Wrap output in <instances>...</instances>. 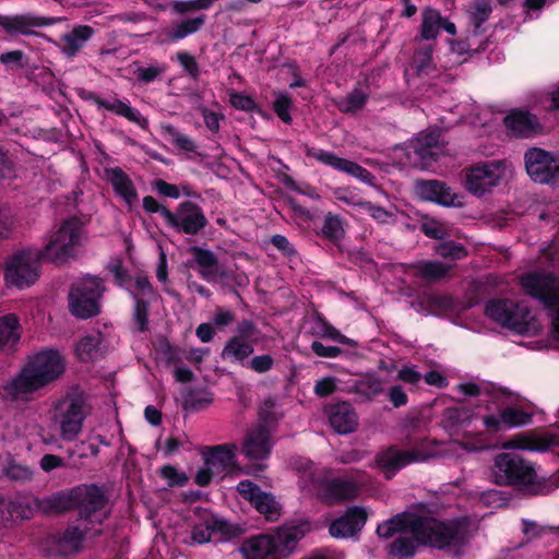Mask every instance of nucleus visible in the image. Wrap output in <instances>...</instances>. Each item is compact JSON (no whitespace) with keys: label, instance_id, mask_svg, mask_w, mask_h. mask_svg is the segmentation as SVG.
Segmentation results:
<instances>
[{"label":"nucleus","instance_id":"nucleus-37","mask_svg":"<svg viewBox=\"0 0 559 559\" xmlns=\"http://www.w3.org/2000/svg\"><path fill=\"white\" fill-rule=\"evenodd\" d=\"M419 538L413 535H397L386 547L390 559H413L418 547Z\"/></svg>","mask_w":559,"mask_h":559},{"label":"nucleus","instance_id":"nucleus-41","mask_svg":"<svg viewBox=\"0 0 559 559\" xmlns=\"http://www.w3.org/2000/svg\"><path fill=\"white\" fill-rule=\"evenodd\" d=\"M436 44H418L412 58V67L418 76L430 75L435 70L433 51Z\"/></svg>","mask_w":559,"mask_h":559},{"label":"nucleus","instance_id":"nucleus-26","mask_svg":"<svg viewBox=\"0 0 559 559\" xmlns=\"http://www.w3.org/2000/svg\"><path fill=\"white\" fill-rule=\"evenodd\" d=\"M559 445V435L530 430L514 435L504 443L507 449L544 452Z\"/></svg>","mask_w":559,"mask_h":559},{"label":"nucleus","instance_id":"nucleus-28","mask_svg":"<svg viewBox=\"0 0 559 559\" xmlns=\"http://www.w3.org/2000/svg\"><path fill=\"white\" fill-rule=\"evenodd\" d=\"M272 450L271 433L265 425H258L248 430L242 444V453L249 460H264Z\"/></svg>","mask_w":559,"mask_h":559},{"label":"nucleus","instance_id":"nucleus-17","mask_svg":"<svg viewBox=\"0 0 559 559\" xmlns=\"http://www.w3.org/2000/svg\"><path fill=\"white\" fill-rule=\"evenodd\" d=\"M525 169L538 183H555L559 178V155L532 147L524 154Z\"/></svg>","mask_w":559,"mask_h":559},{"label":"nucleus","instance_id":"nucleus-35","mask_svg":"<svg viewBox=\"0 0 559 559\" xmlns=\"http://www.w3.org/2000/svg\"><path fill=\"white\" fill-rule=\"evenodd\" d=\"M205 23V16L200 15L173 23L163 31L164 41L177 43L192 34L198 33Z\"/></svg>","mask_w":559,"mask_h":559},{"label":"nucleus","instance_id":"nucleus-40","mask_svg":"<svg viewBox=\"0 0 559 559\" xmlns=\"http://www.w3.org/2000/svg\"><path fill=\"white\" fill-rule=\"evenodd\" d=\"M100 108L126 118L130 122L139 126L142 130H146L148 128V120L144 118L138 109L131 107L128 102L119 98H115L112 102L105 99V103L100 104Z\"/></svg>","mask_w":559,"mask_h":559},{"label":"nucleus","instance_id":"nucleus-54","mask_svg":"<svg viewBox=\"0 0 559 559\" xmlns=\"http://www.w3.org/2000/svg\"><path fill=\"white\" fill-rule=\"evenodd\" d=\"M28 56L20 49L5 51L0 55V63L8 71H19L28 67Z\"/></svg>","mask_w":559,"mask_h":559},{"label":"nucleus","instance_id":"nucleus-12","mask_svg":"<svg viewBox=\"0 0 559 559\" xmlns=\"http://www.w3.org/2000/svg\"><path fill=\"white\" fill-rule=\"evenodd\" d=\"M485 313L509 330L521 334L528 330L531 310L520 302L510 299H491L485 306Z\"/></svg>","mask_w":559,"mask_h":559},{"label":"nucleus","instance_id":"nucleus-34","mask_svg":"<svg viewBox=\"0 0 559 559\" xmlns=\"http://www.w3.org/2000/svg\"><path fill=\"white\" fill-rule=\"evenodd\" d=\"M441 12L437 9L426 7L421 11V23L415 41L431 43L437 40L441 31Z\"/></svg>","mask_w":559,"mask_h":559},{"label":"nucleus","instance_id":"nucleus-8","mask_svg":"<svg viewBox=\"0 0 559 559\" xmlns=\"http://www.w3.org/2000/svg\"><path fill=\"white\" fill-rule=\"evenodd\" d=\"M106 288L96 275H86L74 282L69 292V310L79 319H90L100 312V300Z\"/></svg>","mask_w":559,"mask_h":559},{"label":"nucleus","instance_id":"nucleus-48","mask_svg":"<svg viewBox=\"0 0 559 559\" xmlns=\"http://www.w3.org/2000/svg\"><path fill=\"white\" fill-rule=\"evenodd\" d=\"M321 235L330 242L337 245L345 237L344 224L341 216L329 212L324 216Z\"/></svg>","mask_w":559,"mask_h":559},{"label":"nucleus","instance_id":"nucleus-13","mask_svg":"<svg viewBox=\"0 0 559 559\" xmlns=\"http://www.w3.org/2000/svg\"><path fill=\"white\" fill-rule=\"evenodd\" d=\"M97 522L74 521L64 530L56 532L50 536L49 546L51 552L58 557H72L83 549L87 534Z\"/></svg>","mask_w":559,"mask_h":559},{"label":"nucleus","instance_id":"nucleus-29","mask_svg":"<svg viewBox=\"0 0 559 559\" xmlns=\"http://www.w3.org/2000/svg\"><path fill=\"white\" fill-rule=\"evenodd\" d=\"M331 427L340 435L353 432L358 426V415L349 402H338L326 407Z\"/></svg>","mask_w":559,"mask_h":559},{"label":"nucleus","instance_id":"nucleus-52","mask_svg":"<svg viewBox=\"0 0 559 559\" xmlns=\"http://www.w3.org/2000/svg\"><path fill=\"white\" fill-rule=\"evenodd\" d=\"M162 133L165 136H168L170 142L180 151L187 153H193L197 150L195 142L189 138L187 134L179 132L171 124H162L160 126Z\"/></svg>","mask_w":559,"mask_h":559},{"label":"nucleus","instance_id":"nucleus-14","mask_svg":"<svg viewBox=\"0 0 559 559\" xmlns=\"http://www.w3.org/2000/svg\"><path fill=\"white\" fill-rule=\"evenodd\" d=\"M441 129L430 128L419 133L408 145L407 156L420 169H429L440 158L443 145L440 141Z\"/></svg>","mask_w":559,"mask_h":559},{"label":"nucleus","instance_id":"nucleus-43","mask_svg":"<svg viewBox=\"0 0 559 559\" xmlns=\"http://www.w3.org/2000/svg\"><path fill=\"white\" fill-rule=\"evenodd\" d=\"M289 464L299 474V480L304 487H312L314 478L319 477L323 469L318 467L313 461L304 456H293Z\"/></svg>","mask_w":559,"mask_h":559},{"label":"nucleus","instance_id":"nucleus-49","mask_svg":"<svg viewBox=\"0 0 559 559\" xmlns=\"http://www.w3.org/2000/svg\"><path fill=\"white\" fill-rule=\"evenodd\" d=\"M367 100V93H365L361 88H354L344 98L337 100L336 107L343 114H356L366 106Z\"/></svg>","mask_w":559,"mask_h":559},{"label":"nucleus","instance_id":"nucleus-27","mask_svg":"<svg viewBox=\"0 0 559 559\" xmlns=\"http://www.w3.org/2000/svg\"><path fill=\"white\" fill-rule=\"evenodd\" d=\"M95 33V28L91 25H75L71 31L62 34L60 41L55 44L67 59H74Z\"/></svg>","mask_w":559,"mask_h":559},{"label":"nucleus","instance_id":"nucleus-24","mask_svg":"<svg viewBox=\"0 0 559 559\" xmlns=\"http://www.w3.org/2000/svg\"><path fill=\"white\" fill-rule=\"evenodd\" d=\"M503 126L518 139H531L543 131L538 117L521 108L511 109L503 118Z\"/></svg>","mask_w":559,"mask_h":559},{"label":"nucleus","instance_id":"nucleus-47","mask_svg":"<svg viewBox=\"0 0 559 559\" xmlns=\"http://www.w3.org/2000/svg\"><path fill=\"white\" fill-rule=\"evenodd\" d=\"M134 300L132 319L139 332H146L148 330V308L154 299L143 298L134 290H128Z\"/></svg>","mask_w":559,"mask_h":559},{"label":"nucleus","instance_id":"nucleus-46","mask_svg":"<svg viewBox=\"0 0 559 559\" xmlns=\"http://www.w3.org/2000/svg\"><path fill=\"white\" fill-rule=\"evenodd\" d=\"M100 343L102 335L99 333L88 334L82 337L75 346V353L79 359L87 362L98 358L100 355Z\"/></svg>","mask_w":559,"mask_h":559},{"label":"nucleus","instance_id":"nucleus-22","mask_svg":"<svg viewBox=\"0 0 559 559\" xmlns=\"http://www.w3.org/2000/svg\"><path fill=\"white\" fill-rule=\"evenodd\" d=\"M36 499L27 495H0V521L8 525L9 523L33 518L37 509Z\"/></svg>","mask_w":559,"mask_h":559},{"label":"nucleus","instance_id":"nucleus-38","mask_svg":"<svg viewBox=\"0 0 559 559\" xmlns=\"http://www.w3.org/2000/svg\"><path fill=\"white\" fill-rule=\"evenodd\" d=\"M190 252L193 255L194 262L200 266L199 274L202 278L206 281H211L213 276H219V262L216 254L205 248L202 247H191Z\"/></svg>","mask_w":559,"mask_h":559},{"label":"nucleus","instance_id":"nucleus-55","mask_svg":"<svg viewBox=\"0 0 559 559\" xmlns=\"http://www.w3.org/2000/svg\"><path fill=\"white\" fill-rule=\"evenodd\" d=\"M213 536L211 518L204 524H195L192 526L189 539H185V544L189 546L204 545L211 542Z\"/></svg>","mask_w":559,"mask_h":559},{"label":"nucleus","instance_id":"nucleus-23","mask_svg":"<svg viewBox=\"0 0 559 559\" xmlns=\"http://www.w3.org/2000/svg\"><path fill=\"white\" fill-rule=\"evenodd\" d=\"M367 520L368 513L365 508L359 506L349 507L343 515L331 522L329 533L337 539L354 537L364 528Z\"/></svg>","mask_w":559,"mask_h":559},{"label":"nucleus","instance_id":"nucleus-56","mask_svg":"<svg viewBox=\"0 0 559 559\" xmlns=\"http://www.w3.org/2000/svg\"><path fill=\"white\" fill-rule=\"evenodd\" d=\"M293 106V99L286 93H275V100L273 102V110L276 116L286 124H290L293 118L289 109Z\"/></svg>","mask_w":559,"mask_h":559},{"label":"nucleus","instance_id":"nucleus-64","mask_svg":"<svg viewBox=\"0 0 559 559\" xmlns=\"http://www.w3.org/2000/svg\"><path fill=\"white\" fill-rule=\"evenodd\" d=\"M275 364L274 358L270 354H263L253 356L246 364L245 368H248L257 373H266L273 369Z\"/></svg>","mask_w":559,"mask_h":559},{"label":"nucleus","instance_id":"nucleus-21","mask_svg":"<svg viewBox=\"0 0 559 559\" xmlns=\"http://www.w3.org/2000/svg\"><path fill=\"white\" fill-rule=\"evenodd\" d=\"M501 178L500 167L496 163L472 166L465 171V188L475 195L481 197Z\"/></svg>","mask_w":559,"mask_h":559},{"label":"nucleus","instance_id":"nucleus-53","mask_svg":"<svg viewBox=\"0 0 559 559\" xmlns=\"http://www.w3.org/2000/svg\"><path fill=\"white\" fill-rule=\"evenodd\" d=\"M459 390L466 396H479L483 393H486L490 396L492 402L498 401L500 397H510L511 393L507 389H492L483 391L480 386L474 382L461 383L459 385Z\"/></svg>","mask_w":559,"mask_h":559},{"label":"nucleus","instance_id":"nucleus-1","mask_svg":"<svg viewBox=\"0 0 559 559\" xmlns=\"http://www.w3.org/2000/svg\"><path fill=\"white\" fill-rule=\"evenodd\" d=\"M90 221L88 215H73L62 222L41 249H22L10 255L4 266L7 283L17 288L29 287L39 278L43 261L62 265L75 259L78 248L86 239L85 226Z\"/></svg>","mask_w":559,"mask_h":559},{"label":"nucleus","instance_id":"nucleus-42","mask_svg":"<svg viewBox=\"0 0 559 559\" xmlns=\"http://www.w3.org/2000/svg\"><path fill=\"white\" fill-rule=\"evenodd\" d=\"M492 13L491 0H473L469 3L468 14L473 25L472 35L480 36L485 34L484 23Z\"/></svg>","mask_w":559,"mask_h":559},{"label":"nucleus","instance_id":"nucleus-44","mask_svg":"<svg viewBox=\"0 0 559 559\" xmlns=\"http://www.w3.org/2000/svg\"><path fill=\"white\" fill-rule=\"evenodd\" d=\"M391 519L399 535H406L409 533L411 535L419 538L425 516L403 512L393 515Z\"/></svg>","mask_w":559,"mask_h":559},{"label":"nucleus","instance_id":"nucleus-31","mask_svg":"<svg viewBox=\"0 0 559 559\" xmlns=\"http://www.w3.org/2000/svg\"><path fill=\"white\" fill-rule=\"evenodd\" d=\"M22 335L20 318L15 313L0 317V353L15 350Z\"/></svg>","mask_w":559,"mask_h":559},{"label":"nucleus","instance_id":"nucleus-36","mask_svg":"<svg viewBox=\"0 0 559 559\" xmlns=\"http://www.w3.org/2000/svg\"><path fill=\"white\" fill-rule=\"evenodd\" d=\"M107 173L115 193L132 204L138 199V192L131 178L120 167L110 168Z\"/></svg>","mask_w":559,"mask_h":559},{"label":"nucleus","instance_id":"nucleus-4","mask_svg":"<svg viewBox=\"0 0 559 559\" xmlns=\"http://www.w3.org/2000/svg\"><path fill=\"white\" fill-rule=\"evenodd\" d=\"M491 476L499 486H511L533 496L546 495L559 488V469L549 478H539L535 465L515 453L497 454Z\"/></svg>","mask_w":559,"mask_h":559},{"label":"nucleus","instance_id":"nucleus-7","mask_svg":"<svg viewBox=\"0 0 559 559\" xmlns=\"http://www.w3.org/2000/svg\"><path fill=\"white\" fill-rule=\"evenodd\" d=\"M467 518H454L449 520H438L426 518L419 535V540L424 546L443 550L449 547L461 548L468 542Z\"/></svg>","mask_w":559,"mask_h":559},{"label":"nucleus","instance_id":"nucleus-6","mask_svg":"<svg viewBox=\"0 0 559 559\" xmlns=\"http://www.w3.org/2000/svg\"><path fill=\"white\" fill-rule=\"evenodd\" d=\"M407 450L390 445L376 454L374 463L386 480L392 479L404 467L425 462L436 455V443L427 437L406 438Z\"/></svg>","mask_w":559,"mask_h":559},{"label":"nucleus","instance_id":"nucleus-57","mask_svg":"<svg viewBox=\"0 0 559 559\" xmlns=\"http://www.w3.org/2000/svg\"><path fill=\"white\" fill-rule=\"evenodd\" d=\"M313 324L311 326V334L322 338L332 340L334 333L336 332V328H334L321 313L316 311L312 314Z\"/></svg>","mask_w":559,"mask_h":559},{"label":"nucleus","instance_id":"nucleus-51","mask_svg":"<svg viewBox=\"0 0 559 559\" xmlns=\"http://www.w3.org/2000/svg\"><path fill=\"white\" fill-rule=\"evenodd\" d=\"M435 253L445 260H462L467 257L468 251L466 247L453 240H441L433 248Z\"/></svg>","mask_w":559,"mask_h":559},{"label":"nucleus","instance_id":"nucleus-61","mask_svg":"<svg viewBox=\"0 0 559 559\" xmlns=\"http://www.w3.org/2000/svg\"><path fill=\"white\" fill-rule=\"evenodd\" d=\"M176 59L179 64L182 67L183 71L192 79L198 80L200 78L201 71L199 63L194 56L187 51H178L176 53Z\"/></svg>","mask_w":559,"mask_h":559},{"label":"nucleus","instance_id":"nucleus-59","mask_svg":"<svg viewBox=\"0 0 559 559\" xmlns=\"http://www.w3.org/2000/svg\"><path fill=\"white\" fill-rule=\"evenodd\" d=\"M449 45H450V48H451V51L452 52H455L457 55H469V56H473V55H476V53H481L484 52L487 47H488V44H489V39L486 38L484 39L477 48L475 49H471V44L468 43L467 39H449L448 40Z\"/></svg>","mask_w":559,"mask_h":559},{"label":"nucleus","instance_id":"nucleus-50","mask_svg":"<svg viewBox=\"0 0 559 559\" xmlns=\"http://www.w3.org/2000/svg\"><path fill=\"white\" fill-rule=\"evenodd\" d=\"M214 401V394L207 389L190 390L183 397L182 406L186 411L198 412L204 409Z\"/></svg>","mask_w":559,"mask_h":559},{"label":"nucleus","instance_id":"nucleus-25","mask_svg":"<svg viewBox=\"0 0 559 559\" xmlns=\"http://www.w3.org/2000/svg\"><path fill=\"white\" fill-rule=\"evenodd\" d=\"M416 195L424 201L442 206H459V195L443 181L437 179L418 180L415 183Z\"/></svg>","mask_w":559,"mask_h":559},{"label":"nucleus","instance_id":"nucleus-30","mask_svg":"<svg viewBox=\"0 0 559 559\" xmlns=\"http://www.w3.org/2000/svg\"><path fill=\"white\" fill-rule=\"evenodd\" d=\"M236 450V445L227 443L209 447L203 452L204 463L218 474L223 472H234L238 468Z\"/></svg>","mask_w":559,"mask_h":559},{"label":"nucleus","instance_id":"nucleus-16","mask_svg":"<svg viewBox=\"0 0 559 559\" xmlns=\"http://www.w3.org/2000/svg\"><path fill=\"white\" fill-rule=\"evenodd\" d=\"M61 21V17L40 16L33 12L14 15L0 14V28L11 37L19 35L46 37V35L36 32L35 28L52 26Z\"/></svg>","mask_w":559,"mask_h":559},{"label":"nucleus","instance_id":"nucleus-45","mask_svg":"<svg viewBox=\"0 0 559 559\" xmlns=\"http://www.w3.org/2000/svg\"><path fill=\"white\" fill-rule=\"evenodd\" d=\"M211 523L213 535H218V540L222 543L236 539L245 533V530L239 524L231 523L217 515L211 516Z\"/></svg>","mask_w":559,"mask_h":559},{"label":"nucleus","instance_id":"nucleus-60","mask_svg":"<svg viewBox=\"0 0 559 559\" xmlns=\"http://www.w3.org/2000/svg\"><path fill=\"white\" fill-rule=\"evenodd\" d=\"M3 474L13 481L25 483L31 480L33 472L26 465L19 464L14 461L10 462L3 469Z\"/></svg>","mask_w":559,"mask_h":559},{"label":"nucleus","instance_id":"nucleus-19","mask_svg":"<svg viewBox=\"0 0 559 559\" xmlns=\"http://www.w3.org/2000/svg\"><path fill=\"white\" fill-rule=\"evenodd\" d=\"M304 153L307 157L314 158L319 163L329 166L334 170L344 173L364 183L373 186L376 177L367 168L356 162L340 157L333 152L312 147L307 144L305 145Z\"/></svg>","mask_w":559,"mask_h":559},{"label":"nucleus","instance_id":"nucleus-63","mask_svg":"<svg viewBox=\"0 0 559 559\" xmlns=\"http://www.w3.org/2000/svg\"><path fill=\"white\" fill-rule=\"evenodd\" d=\"M421 233L431 239L436 240H444L448 237H450L449 231L445 229L443 224L436 219H430L427 222L421 223L420 225Z\"/></svg>","mask_w":559,"mask_h":559},{"label":"nucleus","instance_id":"nucleus-39","mask_svg":"<svg viewBox=\"0 0 559 559\" xmlns=\"http://www.w3.org/2000/svg\"><path fill=\"white\" fill-rule=\"evenodd\" d=\"M413 275L428 283H438L449 273V267L439 261H419L408 265Z\"/></svg>","mask_w":559,"mask_h":559},{"label":"nucleus","instance_id":"nucleus-58","mask_svg":"<svg viewBox=\"0 0 559 559\" xmlns=\"http://www.w3.org/2000/svg\"><path fill=\"white\" fill-rule=\"evenodd\" d=\"M229 102L237 110L261 114V108L249 95H245L240 92H231L229 95Z\"/></svg>","mask_w":559,"mask_h":559},{"label":"nucleus","instance_id":"nucleus-18","mask_svg":"<svg viewBox=\"0 0 559 559\" xmlns=\"http://www.w3.org/2000/svg\"><path fill=\"white\" fill-rule=\"evenodd\" d=\"M534 417L533 405H518L510 403L501 405L498 415L483 417L484 426L490 432H499L503 428H518L532 424Z\"/></svg>","mask_w":559,"mask_h":559},{"label":"nucleus","instance_id":"nucleus-11","mask_svg":"<svg viewBox=\"0 0 559 559\" xmlns=\"http://www.w3.org/2000/svg\"><path fill=\"white\" fill-rule=\"evenodd\" d=\"M311 488L317 498L329 507L354 500L360 491V486L356 481L332 477L330 469L325 467L321 475L314 478Z\"/></svg>","mask_w":559,"mask_h":559},{"label":"nucleus","instance_id":"nucleus-15","mask_svg":"<svg viewBox=\"0 0 559 559\" xmlns=\"http://www.w3.org/2000/svg\"><path fill=\"white\" fill-rule=\"evenodd\" d=\"M168 215L167 226L181 235L198 236L209 225L203 209L190 200L180 202Z\"/></svg>","mask_w":559,"mask_h":559},{"label":"nucleus","instance_id":"nucleus-3","mask_svg":"<svg viewBox=\"0 0 559 559\" xmlns=\"http://www.w3.org/2000/svg\"><path fill=\"white\" fill-rule=\"evenodd\" d=\"M37 509L46 515H60L76 510V521L97 522L99 525L108 518L105 511L109 503L104 486L81 484L67 490H60L44 499H36Z\"/></svg>","mask_w":559,"mask_h":559},{"label":"nucleus","instance_id":"nucleus-9","mask_svg":"<svg viewBox=\"0 0 559 559\" xmlns=\"http://www.w3.org/2000/svg\"><path fill=\"white\" fill-rule=\"evenodd\" d=\"M521 285L525 293L540 301L547 309H556L552 331L559 338V276L550 272H531L522 276Z\"/></svg>","mask_w":559,"mask_h":559},{"label":"nucleus","instance_id":"nucleus-2","mask_svg":"<svg viewBox=\"0 0 559 559\" xmlns=\"http://www.w3.org/2000/svg\"><path fill=\"white\" fill-rule=\"evenodd\" d=\"M66 371V360L58 349L45 348L27 357L19 372L0 389L4 401H27L28 396L56 382Z\"/></svg>","mask_w":559,"mask_h":559},{"label":"nucleus","instance_id":"nucleus-20","mask_svg":"<svg viewBox=\"0 0 559 559\" xmlns=\"http://www.w3.org/2000/svg\"><path fill=\"white\" fill-rule=\"evenodd\" d=\"M237 491L267 521H277L281 516L282 506L271 492L263 491L260 486L250 479L238 483Z\"/></svg>","mask_w":559,"mask_h":559},{"label":"nucleus","instance_id":"nucleus-62","mask_svg":"<svg viewBox=\"0 0 559 559\" xmlns=\"http://www.w3.org/2000/svg\"><path fill=\"white\" fill-rule=\"evenodd\" d=\"M428 308L432 311H448L454 308V299L445 294H430L426 298Z\"/></svg>","mask_w":559,"mask_h":559},{"label":"nucleus","instance_id":"nucleus-33","mask_svg":"<svg viewBox=\"0 0 559 559\" xmlns=\"http://www.w3.org/2000/svg\"><path fill=\"white\" fill-rule=\"evenodd\" d=\"M384 390V381L374 372H366L353 380L349 392L355 393L367 401H372Z\"/></svg>","mask_w":559,"mask_h":559},{"label":"nucleus","instance_id":"nucleus-32","mask_svg":"<svg viewBox=\"0 0 559 559\" xmlns=\"http://www.w3.org/2000/svg\"><path fill=\"white\" fill-rule=\"evenodd\" d=\"M253 345L242 337L231 336L226 343L221 353L223 360H227L231 364H239L241 367H246L249 361V357L253 354Z\"/></svg>","mask_w":559,"mask_h":559},{"label":"nucleus","instance_id":"nucleus-10","mask_svg":"<svg viewBox=\"0 0 559 559\" xmlns=\"http://www.w3.org/2000/svg\"><path fill=\"white\" fill-rule=\"evenodd\" d=\"M58 418L60 435L66 441H74L82 431L87 416L86 396L83 392L71 391L59 402Z\"/></svg>","mask_w":559,"mask_h":559},{"label":"nucleus","instance_id":"nucleus-5","mask_svg":"<svg viewBox=\"0 0 559 559\" xmlns=\"http://www.w3.org/2000/svg\"><path fill=\"white\" fill-rule=\"evenodd\" d=\"M302 536L297 526H281L245 539L240 552L245 559H288Z\"/></svg>","mask_w":559,"mask_h":559}]
</instances>
